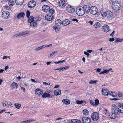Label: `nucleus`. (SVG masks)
Returning a JSON list of instances; mask_svg holds the SVG:
<instances>
[{
  "label": "nucleus",
  "instance_id": "1",
  "mask_svg": "<svg viewBox=\"0 0 123 123\" xmlns=\"http://www.w3.org/2000/svg\"><path fill=\"white\" fill-rule=\"evenodd\" d=\"M112 7L114 10L117 11L121 8V4L118 1H113L112 3Z\"/></svg>",
  "mask_w": 123,
  "mask_h": 123
},
{
  "label": "nucleus",
  "instance_id": "2",
  "mask_svg": "<svg viewBox=\"0 0 123 123\" xmlns=\"http://www.w3.org/2000/svg\"><path fill=\"white\" fill-rule=\"evenodd\" d=\"M115 109L118 112L121 113H123V104L122 103H119L118 104L117 108H116V106H114Z\"/></svg>",
  "mask_w": 123,
  "mask_h": 123
},
{
  "label": "nucleus",
  "instance_id": "3",
  "mask_svg": "<svg viewBox=\"0 0 123 123\" xmlns=\"http://www.w3.org/2000/svg\"><path fill=\"white\" fill-rule=\"evenodd\" d=\"M114 110V111H113L111 113L109 114V116L110 117L111 119H114L116 117L117 114H118V112L115 109V108H113Z\"/></svg>",
  "mask_w": 123,
  "mask_h": 123
},
{
  "label": "nucleus",
  "instance_id": "4",
  "mask_svg": "<svg viewBox=\"0 0 123 123\" xmlns=\"http://www.w3.org/2000/svg\"><path fill=\"white\" fill-rule=\"evenodd\" d=\"M90 12L92 15H95L98 12V10L95 6H92L91 7Z\"/></svg>",
  "mask_w": 123,
  "mask_h": 123
},
{
  "label": "nucleus",
  "instance_id": "5",
  "mask_svg": "<svg viewBox=\"0 0 123 123\" xmlns=\"http://www.w3.org/2000/svg\"><path fill=\"white\" fill-rule=\"evenodd\" d=\"M99 118V114L97 112H94L92 114V119L94 121L98 120Z\"/></svg>",
  "mask_w": 123,
  "mask_h": 123
},
{
  "label": "nucleus",
  "instance_id": "6",
  "mask_svg": "<svg viewBox=\"0 0 123 123\" xmlns=\"http://www.w3.org/2000/svg\"><path fill=\"white\" fill-rule=\"evenodd\" d=\"M67 11L69 13H73L75 11L74 7L72 6H68L66 7Z\"/></svg>",
  "mask_w": 123,
  "mask_h": 123
},
{
  "label": "nucleus",
  "instance_id": "7",
  "mask_svg": "<svg viewBox=\"0 0 123 123\" xmlns=\"http://www.w3.org/2000/svg\"><path fill=\"white\" fill-rule=\"evenodd\" d=\"M9 13L7 11H5L2 12V17L4 19H7L9 18Z\"/></svg>",
  "mask_w": 123,
  "mask_h": 123
},
{
  "label": "nucleus",
  "instance_id": "8",
  "mask_svg": "<svg viewBox=\"0 0 123 123\" xmlns=\"http://www.w3.org/2000/svg\"><path fill=\"white\" fill-rule=\"evenodd\" d=\"M45 19L46 20L48 21H52L54 18V16L52 14H49L46 15L45 17Z\"/></svg>",
  "mask_w": 123,
  "mask_h": 123
},
{
  "label": "nucleus",
  "instance_id": "9",
  "mask_svg": "<svg viewBox=\"0 0 123 123\" xmlns=\"http://www.w3.org/2000/svg\"><path fill=\"white\" fill-rule=\"evenodd\" d=\"M82 123H90L91 120L88 117H83L82 118Z\"/></svg>",
  "mask_w": 123,
  "mask_h": 123
},
{
  "label": "nucleus",
  "instance_id": "10",
  "mask_svg": "<svg viewBox=\"0 0 123 123\" xmlns=\"http://www.w3.org/2000/svg\"><path fill=\"white\" fill-rule=\"evenodd\" d=\"M102 94L105 96H107L109 93V90L107 88H103L102 90Z\"/></svg>",
  "mask_w": 123,
  "mask_h": 123
},
{
  "label": "nucleus",
  "instance_id": "11",
  "mask_svg": "<svg viewBox=\"0 0 123 123\" xmlns=\"http://www.w3.org/2000/svg\"><path fill=\"white\" fill-rule=\"evenodd\" d=\"M3 105L4 107H5V106H7L8 107H12V105L11 103L10 102H7L6 101H3Z\"/></svg>",
  "mask_w": 123,
  "mask_h": 123
},
{
  "label": "nucleus",
  "instance_id": "12",
  "mask_svg": "<svg viewBox=\"0 0 123 123\" xmlns=\"http://www.w3.org/2000/svg\"><path fill=\"white\" fill-rule=\"evenodd\" d=\"M81 8L83 9L85 12L86 13H87L90 12V6L87 5H84L83 7H82Z\"/></svg>",
  "mask_w": 123,
  "mask_h": 123
},
{
  "label": "nucleus",
  "instance_id": "13",
  "mask_svg": "<svg viewBox=\"0 0 123 123\" xmlns=\"http://www.w3.org/2000/svg\"><path fill=\"white\" fill-rule=\"evenodd\" d=\"M49 6L47 5H43L42 7V10L45 12H48L49 10H50Z\"/></svg>",
  "mask_w": 123,
  "mask_h": 123
},
{
  "label": "nucleus",
  "instance_id": "14",
  "mask_svg": "<svg viewBox=\"0 0 123 123\" xmlns=\"http://www.w3.org/2000/svg\"><path fill=\"white\" fill-rule=\"evenodd\" d=\"M102 27L103 30L106 32H108L110 30L109 27L107 25H104Z\"/></svg>",
  "mask_w": 123,
  "mask_h": 123
},
{
  "label": "nucleus",
  "instance_id": "15",
  "mask_svg": "<svg viewBox=\"0 0 123 123\" xmlns=\"http://www.w3.org/2000/svg\"><path fill=\"white\" fill-rule=\"evenodd\" d=\"M66 4V3L65 1L62 0L60 1L59 6L61 7H63L65 6Z\"/></svg>",
  "mask_w": 123,
  "mask_h": 123
},
{
  "label": "nucleus",
  "instance_id": "16",
  "mask_svg": "<svg viewBox=\"0 0 123 123\" xmlns=\"http://www.w3.org/2000/svg\"><path fill=\"white\" fill-rule=\"evenodd\" d=\"M36 94L38 95H40L43 93V91L40 89H37L35 91Z\"/></svg>",
  "mask_w": 123,
  "mask_h": 123
},
{
  "label": "nucleus",
  "instance_id": "17",
  "mask_svg": "<svg viewBox=\"0 0 123 123\" xmlns=\"http://www.w3.org/2000/svg\"><path fill=\"white\" fill-rule=\"evenodd\" d=\"M27 34H28V33H26L25 32H22V33L13 35L12 37L13 38H14L16 37H18L23 35H24Z\"/></svg>",
  "mask_w": 123,
  "mask_h": 123
},
{
  "label": "nucleus",
  "instance_id": "18",
  "mask_svg": "<svg viewBox=\"0 0 123 123\" xmlns=\"http://www.w3.org/2000/svg\"><path fill=\"white\" fill-rule=\"evenodd\" d=\"M25 15V14L24 12L20 13L17 15V18L18 19H20L21 18H23Z\"/></svg>",
  "mask_w": 123,
  "mask_h": 123
},
{
  "label": "nucleus",
  "instance_id": "19",
  "mask_svg": "<svg viewBox=\"0 0 123 123\" xmlns=\"http://www.w3.org/2000/svg\"><path fill=\"white\" fill-rule=\"evenodd\" d=\"M106 13L107 14L106 16L108 18H110L113 14L112 12L109 11H107Z\"/></svg>",
  "mask_w": 123,
  "mask_h": 123
},
{
  "label": "nucleus",
  "instance_id": "20",
  "mask_svg": "<svg viewBox=\"0 0 123 123\" xmlns=\"http://www.w3.org/2000/svg\"><path fill=\"white\" fill-rule=\"evenodd\" d=\"M70 23V21L68 19L64 20L62 22V25H67L69 24Z\"/></svg>",
  "mask_w": 123,
  "mask_h": 123
},
{
  "label": "nucleus",
  "instance_id": "21",
  "mask_svg": "<svg viewBox=\"0 0 123 123\" xmlns=\"http://www.w3.org/2000/svg\"><path fill=\"white\" fill-rule=\"evenodd\" d=\"M85 12L84 9H83L81 11L77 12L76 14L78 16H82L84 14Z\"/></svg>",
  "mask_w": 123,
  "mask_h": 123
},
{
  "label": "nucleus",
  "instance_id": "22",
  "mask_svg": "<svg viewBox=\"0 0 123 123\" xmlns=\"http://www.w3.org/2000/svg\"><path fill=\"white\" fill-rule=\"evenodd\" d=\"M24 1V0H15V2L17 5H21L23 3Z\"/></svg>",
  "mask_w": 123,
  "mask_h": 123
},
{
  "label": "nucleus",
  "instance_id": "23",
  "mask_svg": "<svg viewBox=\"0 0 123 123\" xmlns=\"http://www.w3.org/2000/svg\"><path fill=\"white\" fill-rule=\"evenodd\" d=\"M62 24V21L59 19H57L55 22V25L58 26Z\"/></svg>",
  "mask_w": 123,
  "mask_h": 123
},
{
  "label": "nucleus",
  "instance_id": "24",
  "mask_svg": "<svg viewBox=\"0 0 123 123\" xmlns=\"http://www.w3.org/2000/svg\"><path fill=\"white\" fill-rule=\"evenodd\" d=\"M61 90H55L54 91V93L56 96L60 95L61 94Z\"/></svg>",
  "mask_w": 123,
  "mask_h": 123
},
{
  "label": "nucleus",
  "instance_id": "25",
  "mask_svg": "<svg viewBox=\"0 0 123 123\" xmlns=\"http://www.w3.org/2000/svg\"><path fill=\"white\" fill-rule=\"evenodd\" d=\"M29 23H30L31 26L33 27L35 26L37 24V21L35 20L33 22H31Z\"/></svg>",
  "mask_w": 123,
  "mask_h": 123
},
{
  "label": "nucleus",
  "instance_id": "26",
  "mask_svg": "<svg viewBox=\"0 0 123 123\" xmlns=\"http://www.w3.org/2000/svg\"><path fill=\"white\" fill-rule=\"evenodd\" d=\"M50 95L49 93H44L42 95V97L43 98H46L49 97Z\"/></svg>",
  "mask_w": 123,
  "mask_h": 123
},
{
  "label": "nucleus",
  "instance_id": "27",
  "mask_svg": "<svg viewBox=\"0 0 123 123\" xmlns=\"http://www.w3.org/2000/svg\"><path fill=\"white\" fill-rule=\"evenodd\" d=\"M62 102L64 104L68 105L70 103V101L68 99H64L62 101Z\"/></svg>",
  "mask_w": 123,
  "mask_h": 123
},
{
  "label": "nucleus",
  "instance_id": "28",
  "mask_svg": "<svg viewBox=\"0 0 123 123\" xmlns=\"http://www.w3.org/2000/svg\"><path fill=\"white\" fill-rule=\"evenodd\" d=\"M70 123H81V122L79 120L74 119L72 120Z\"/></svg>",
  "mask_w": 123,
  "mask_h": 123
},
{
  "label": "nucleus",
  "instance_id": "29",
  "mask_svg": "<svg viewBox=\"0 0 123 123\" xmlns=\"http://www.w3.org/2000/svg\"><path fill=\"white\" fill-rule=\"evenodd\" d=\"M93 26L95 28H99L100 26V24L98 22H96L95 24L93 25Z\"/></svg>",
  "mask_w": 123,
  "mask_h": 123
},
{
  "label": "nucleus",
  "instance_id": "30",
  "mask_svg": "<svg viewBox=\"0 0 123 123\" xmlns=\"http://www.w3.org/2000/svg\"><path fill=\"white\" fill-rule=\"evenodd\" d=\"M18 86V85L15 82L12 83L11 85V87H12L13 88L16 87V88H17Z\"/></svg>",
  "mask_w": 123,
  "mask_h": 123
},
{
  "label": "nucleus",
  "instance_id": "31",
  "mask_svg": "<svg viewBox=\"0 0 123 123\" xmlns=\"http://www.w3.org/2000/svg\"><path fill=\"white\" fill-rule=\"evenodd\" d=\"M31 2V6L32 7V8L34 7L36 5V2L34 1H30Z\"/></svg>",
  "mask_w": 123,
  "mask_h": 123
},
{
  "label": "nucleus",
  "instance_id": "32",
  "mask_svg": "<svg viewBox=\"0 0 123 123\" xmlns=\"http://www.w3.org/2000/svg\"><path fill=\"white\" fill-rule=\"evenodd\" d=\"M8 1V4L10 6H12L14 5V2L12 0H10L9 1Z\"/></svg>",
  "mask_w": 123,
  "mask_h": 123
},
{
  "label": "nucleus",
  "instance_id": "33",
  "mask_svg": "<svg viewBox=\"0 0 123 123\" xmlns=\"http://www.w3.org/2000/svg\"><path fill=\"white\" fill-rule=\"evenodd\" d=\"M82 112L84 115H87L88 114V111L86 109H84L82 111Z\"/></svg>",
  "mask_w": 123,
  "mask_h": 123
},
{
  "label": "nucleus",
  "instance_id": "34",
  "mask_svg": "<svg viewBox=\"0 0 123 123\" xmlns=\"http://www.w3.org/2000/svg\"><path fill=\"white\" fill-rule=\"evenodd\" d=\"M49 12L50 13L49 14L52 15L55 13V10L52 8H50V10H49Z\"/></svg>",
  "mask_w": 123,
  "mask_h": 123
},
{
  "label": "nucleus",
  "instance_id": "35",
  "mask_svg": "<svg viewBox=\"0 0 123 123\" xmlns=\"http://www.w3.org/2000/svg\"><path fill=\"white\" fill-rule=\"evenodd\" d=\"M34 18L32 16H31L28 19V22L30 23L31 22L34 21Z\"/></svg>",
  "mask_w": 123,
  "mask_h": 123
},
{
  "label": "nucleus",
  "instance_id": "36",
  "mask_svg": "<svg viewBox=\"0 0 123 123\" xmlns=\"http://www.w3.org/2000/svg\"><path fill=\"white\" fill-rule=\"evenodd\" d=\"M14 105L15 107L16 108L18 109H19L20 108V106H21V104H19V103L17 104L16 103H15L14 104Z\"/></svg>",
  "mask_w": 123,
  "mask_h": 123
},
{
  "label": "nucleus",
  "instance_id": "37",
  "mask_svg": "<svg viewBox=\"0 0 123 123\" xmlns=\"http://www.w3.org/2000/svg\"><path fill=\"white\" fill-rule=\"evenodd\" d=\"M123 39L117 38V39L116 40H115V43H117L118 42H121L123 41Z\"/></svg>",
  "mask_w": 123,
  "mask_h": 123
},
{
  "label": "nucleus",
  "instance_id": "38",
  "mask_svg": "<svg viewBox=\"0 0 123 123\" xmlns=\"http://www.w3.org/2000/svg\"><path fill=\"white\" fill-rule=\"evenodd\" d=\"M117 95L120 98L122 97L123 96V93L121 92H119L117 93Z\"/></svg>",
  "mask_w": 123,
  "mask_h": 123
},
{
  "label": "nucleus",
  "instance_id": "39",
  "mask_svg": "<svg viewBox=\"0 0 123 123\" xmlns=\"http://www.w3.org/2000/svg\"><path fill=\"white\" fill-rule=\"evenodd\" d=\"M30 14V11L27 10L26 12V15L27 18H29Z\"/></svg>",
  "mask_w": 123,
  "mask_h": 123
},
{
  "label": "nucleus",
  "instance_id": "40",
  "mask_svg": "<svg viewBox=\"0 0 123 123\" xmlns=\"http://www.w3.org/2000/svg\"><path fill=\"white\" fill-rule=\"evenodd\" d=\"M58 51H55L53 52H52L51 53V54L49 55V57H51L53 55L55 54V53H56Z\"/></svg>",
  "mask_w": 123,
  "mask_h": 123
},
{
  "label": "nucleus",
  "instance_id": "41",
  "mask_svg": "<svg viewBox=\"0 0 123 123\" xmlns=\"http://www.w3.org/2000/svg\"><path fill=\"white\" fill-rule=\"evenodd\" d=\"M95 102L94 104L95 106H97L99 103V100L97 99H95Z\"/></svg>",
  "mask_w": 123,
  "mask_h": 123
},
{
  "label": "nucleus",
  "instance_id": "42",
  "mask_svg": "<svg viewBox=\"0 0 123 123\" xmlns=\"http://www.w3.org/2000/svg\"><path fill=\"white\" fill-rule=\"evenodd\" d=\"M98 81L97 80H91L89 82V83L90 84H92L93 83H96Z\"/></svg>",
  "mask_w": 123,
  "mask_h": 123
},
{
  "label": "nucleus",
  "instance_id": "43",
  "mask_svg": "<svg viewBox=\"0 0 123 123\" xmlns=\"http://www.w3.org/2000/svg\"><path fill=\"white\" fill-rule=\"evenodd\" d=\"M57 26H54L53 27V29L54 30H55V31H56V30H58L59 29V27H57Z\"/></svg>",
  "mask_w": 123,
  "mask_h": 123
},
{
  "label": "nucleus",
  "instance_id": "44",
  "mask_svg": "<svg viewBox=\"0 0 123 123\" xmlns=\"http://www.w3.org/2000/svg\"><path fill=\"white\" fill-rule=\"evenodd\" d=\"M57 69H58V70H59L60 71H62L64 70L63 67H61L60 68H57Z\"/></svg>",
  "mask_w": 123,
  "mask_h": 123
},
{
  "label": "nucleus",
  "instance_id": "45",
  "mask_svg": "<svg viewBox=\"0 0 123 123\" xmlns=\"http://www.w3.org/2000/svg\"><path fill=\"white\" fill-rule=\"evenodd\" d=\"M82 9H82V8H77L76 9V13H77V12H78L80 11H81L82 10Z\"/></svg>",
  "mask_w": 123,
  "mask_h": 123
},
{
  "label": "nucleus",
  "instance_id": "46",
  "mask_svg": "<svg viewBox=\"0 0 123 123\" xmlns=\"http://www.w3.org/2000/svg\"><path fill=\"white\" fill-rule=\"evenodd\" d=\"M83 101L82 100L80 101L79 100H77L76 101V103L77 104H81L83 103Z\"/></svg>",
  "mask_w": 123,
  "mask_h": 123
},
{
  "label": "nucleus",
  "instance_id": "47",
  "mask_svg": "<svg viewBox=\"0 0 123 123\" xmlns=\"http://www.w3.org/2000/svg\"><path fill=\"white\" fill-rule=\"evenodd\" d=\"M90 103L93 105H95L94 103H95V102L93 101L90 100Z\"/></svg>",
  "mask_w": 123,
  "mask_h": 123
},
{
  "label": "nucleus",
  "instance_id": "48",
  "mask_svg": "<svg viewBox=\"0 0 123 123\" xmlns=\"http://www.w3.org/2000/svg\"><path fill=\"white\" fill-rule=\"evenodd\" d=\"M106 12H104L101 13V15L103 17H106V16L107 14H106Z\"/></svg>",
  "mask_w": 123,
  "mask_h": 123
},
{
  "label": "nucleus",
  "instance_id": "49",
  "mask_svg": "<svg viewBox=\"0 0 123 123\" xmlns=\"http://www.w3.org/2000/svg\"><path fill=\"white\" fill-rule=\"evenodd\" d=\"M114 40V39L113 38L109 39V41L110 42H113Z\"/></svg>",
  "mask_w": 123,
  "mask_h": 123
},
{
  "label": "nucleus",
  "instance_id": "50",
  "mask_svg": "<svg viewBox=\"0 0 123 123\" xmlns=\"http://www.w3.org/2000/svg\"><path fill=\"white\" fill-rule=\"evenodd\" d=\"M84 54L85 55H87V57L89 56L90 55L88 53L85 51L84 52Z\"/></svg>",
  "mask_w": 123,
  "mask_h": 123
},
{
  "label": "nucleus",
  "instance_id": "51",
  "mask_svg": "<svg viewBox=\"0 0 123 123\" xmlns=\"http://www.w3.org/2000/svg\"><path fill=\"white\" fill-rule=\"evenodd\" d=\"M31 2H29L28 4V6L30 8H32V7L31 6Z\"/></svg>",
  "mask_w": 123,
  "mask_h": 123
},
{
  "label": "nucleus",
  "instance_id": "52",
  "mask_svg": "<svg viewBox=\"0 0 123 123\" xmlns=\"http://www.w3.org/2000/svg\"><path fill=\"white\" fill-rule=\"evenodd\" d=\"M41 48H40V47H39L35 49V50L36 51H37L38 50H40V49H41Z\"/></svg>",
  "mask_w": 123,
  "mask_h": 123
},
{
  "label": "nucleus",
  "instance_id": "53",
  "mask_svg": "<svg viewBox=\"0 0 123 123\" xmlns=\"http://www.w3.org/2000/svg\"><path fill=\"white\" fill-rule=\"evenodd\" d=\"M21 89L23 90V92H25V88L23 87H21Z\"/></svg>",
  "mask_w": 123,
  "mask_h": 123
},
{
  "label": "nucleus",
  "instance_id": "54",
  "mask_svg": "<svg viewBox=\"0 0 123 123\" xmlns=\"http://www.w3.org/2000/svg\"><path fill=\"white\" fill-rule=\"evenodd\" d=\"M105 73L107 74L109 72V70H104Z\"/></svg>",
  "mask_w": 123,
  "mask_h": 123
},
{
  "label": "nucleus",
  "instance_id": "55",
  "mask_svg": "<svg viewBox=\"0 0 123 123\" xmlns=\"http://www.w3.org/2000/svg\"><path fill=\"white\" fill-rule=\"evenodd\" d=\"M101 70V69L99 68H98L97 69L96 72H99Z\"/></svg>",
  "mask_w": 123,
  "mask_h": 123
},
{
  "label": "nucleus",
  "instance_id": "56",
  "mask_svg": "<svg viewBox=\"0 0 123 123\" xmlns=\"http://www.w3.org/2000/svg\"><path fill=\"white\" fill-rule=\"evenodd\" d=\"M28 121H22L20 123H28Z\"/></svg>",
  "mask_w": 123,
  "mask_h": 123
},
{
  "label": "nucleus",
  "instance_id": "57",
  "mask_svg": "<svg viewBox=\"0 0 123 123\" xmlns=\"http://www.w3.org/2000/svg\"><path fill=\"white\" fill-rule=\"evenodd\" d=\"M72 20L73 21H75L77 22H78V20L76 19H74Z\"/></svg>",
  "mask_w": 123,
  "mask_h": 123
},
{
  "label": "nucleus",
  "instance_id": "58",
  "mask_svg": "<svg viewBox=\"0 0 123 123\" xmlns=\"http://www.w3.org/2000/svg\"><path fill=\"white\" fill-rule=\"evenodd\" d=\"M111 100H113L115 101H116L117 100H119V99H117V98H114L112 99H111Z\"/></svg>",
  "mask_w": 123,
  "mask_h": 123
},
{
  "label": "nucleus",
  "instance_id": "59",
  "mask_svg": "<svg viewBox=\"0 0 123 123\" xmlns=\"http://www.w3.org/2000/svg\"><path fill=\"white\" fill-rule=\"evenodd\" d=\"M43 84L45 85H49L50 84V83L48 84L46 82H43Z\"/></svg>",
  "mask_w": 123,
  "mask_h": 123
},
{
  "label": "nucleus",
  "instance_id": "60",
  "mask_svg": "<svg viewBox=\"0 0 123 123\" xmlns=\"http://www.w3.org/2000/svg\"><path fill=\"white\" fill-rule=\"evenodd\" d=\"M4 71V70L3 69H1L0 70V73H2L3 71Z\"/></svg>",
  "mask_w": 123,
  "mask_h": 123
},
{
  "label": "nucleus",
  "instance_id": "61",
  "mask_svg": "<svg viewBox=\"0 0 123 123\" xmlns=\"http://www.w3.org/2000/svg\"><path fill=\"white\" fill-rule=\"evenodd\" d=\"M31 81L32 82H34L35 83H36L37 82V81H35V80L33 79H31Z\"/></svg>",
  "mask_w": 123,
  "mask_h": 123
},
{
  "label": "nucleus",
  "instance_id": "62",
  "mask_svg": "<svg viewBox=\"0 0 123 123\" xmlns=\"http://www.w3.org/2000/svg\"><path fill=\"white\" fill-rule=\"evenodd\" d=\"M105 74V73H104V70L103 71H101V72L100 73H99V74Z\"/></svg>",
  "mask_w": 123,
  "mask_h": 123
},
{
  "label": "nucleus",
  "instance_id": "63",
  "mask_svg": "<svg viewBox=\"0 0 123 123\" xmlns=\"http://www.w3.org/2000/svg\"><path fill=\"white\" fill-rule=\"evenodd\" d=\"M60 86L59 85H56L55 86L54 88H58Z\"/></svg>",
  "mask_w": 123,
  "mask_h": 123
},
{
  "label": "nucleus",
  "instance_id": "64",
  "mask_svg": "<svg viewBox=\"0 0 123 123\" xmlns=\"http://www.w3.org/2000/svg\"><path fill=\"white\" fill-rule=\"evenodd\" d=\"M51 63V62H46V64L47 65H49Z\"/></svg>",
  "mask_w": 123,
  "mask_h": 123
}]
</instances>
